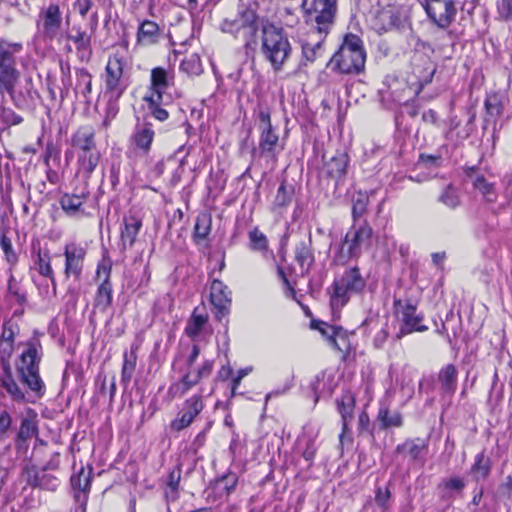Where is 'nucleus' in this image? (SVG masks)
Listing matches in <instances>:
<instances>
[{
	"mask_svg": "<svg viewBox=\"0 0 512 512\" xmlns=\"http://www.w3.org/2000/svg\"><path fill=\"white\" fill-rule=\"evenodd\" d=\"M173 86V76L162 67H155L151 71L150 94L154 102H162L164 96H172L170 90Z\"/></svg>",
	"mask_w": 512,
	"mask_h": 512,
	"instance_id": "18",
	"label": "nucleus"
},
{
	"mask_svg": "<svg viewBox=\"0 0 512 512\" xmlns=\"http://www.w3.org/2000/svg\"><path fill=\"white\" fill-rule=\"evenodd\" d=\"M203 408L204 404L201 395H193L188 398L184 402L182 409L178 412L177 417L171 421V431L180 432L189 427Z\"/></svg>",
	"mask_w": 512,
	"mask_h": 512,
	"instance_id": "16",
	"label": "nucleus"
},
{
	"mask_svg": "<svg viewBox=\"0 0 512 512\" xmlns=\"http://www.w3.org/2000/svg\"><path fill=\"white\" fill-rule=\"evenodd\" d=\"M13 342L1 341L0 340V357L3 362V368L9 366L6 362L10 358L13 352Z\"/></svg>",
	"mask_w": 512,
	"mask_h": 512,
	"instance_id": "57",
	"label": "nucleus"
},
{
	"mask_svg": "<svg viewBox=\"0 0 512 512\" xmlns=\"http://www.w3.org/2000/svg\"><path fill=\"white\" fill-rule=\"evenodd\" d=\"M37 271L40 275L50 278L53 289L56 287V281L54 278V272L50 263V256L48 253H41L38 251L37 260L35 261Z\"/></svg>",
	"mask_w": 512,
	"mask_h": 512,
	"instance_id": "46",
	"label": "nucleus"
},
{
	"mask_svg": "<svg viewBox=\"0 0 512 512\" xmlns=\"http://www.w3.org/2000/svg\"><path fill=\"white\" fill-rule=\"evenodd\" d=\"M65 256V269L64 274L66 278L73 277L79 280L84 266V259L86 250L76 244H67L64 249Z\"/></svg>",
	"mask_w": 512,
	"mask_h": 512,
	"instance_id": "17",
	"label": "nucleus"
},
{
	"mask_svg": "<svg viewBox=\"0 0 512 512\" xmlns=\"http://www.w3.org/2000/svg\"><path fill=\"white\" fill-rule=\"evenodd\" d=\"M188 391L194 387L199 381V376H197L191 370L187 371L180 379Z\"/></svg>",
	"mask_w": 512,
	"mask_h": 512,
	"instance_id": "60",
	"label": "nucleus"
},
{
	"mask_svg": "<svg viewBox=\"0 0 512 512\" xmlns=\"http://www.w3.org/2000/svg\"><path fill=\"white\" fill-rule=\"evenodd\" d=\"M229 294L230 292L223 282L219 280H214L212 282L210 288V300L216 309L215 317L218 320L227 315L229 312V307L231 304V298Z\"/></svg>",
	"mask_w": 512,
	"mask_h": 512,
	"instance_id": "22",
	"label": "nucleus"
},
{
	"mask_svg": "<svg viewBox=\"0 0 512 512\" xmlns=\"http://www.w3.org/2000/svg\"><path fill=\"white\" fill-rule=\"evenodd\" d=\"M62 22L63 17L59 5L51 3L41 9L37 26L41 29L44 38L53 40L58 37Z\"/></svg>",
	"mask_w": 512,
	"mask_h": 512,
	"instance_id": "14",
	"label": "nucleus"
},
{
	"mask_svg": "<svg viewBox=\"0 0 512 512\" xmlns=\"http://www.w3.org/2000/svg\"><path fill=\"white\" fill-rule=\"evenodd\" d=\"M106 271V277L103 282L98 286L95 298L94 307L99 309L101 312H105L108 307L112 304V284L110 282L111 268H104Z\"/></svg>",
	"mask_w": 512,
	"mask_h": 512,
	"instance_id": "27",
	"label": "nucleus"
},
{
	"mask_svg": "<svg viewBox=\"0 0 512 512\" xmlns=\"http://www.w3.org/2000/svg\"><path fill=\"white\" fill-rule=\"evenodd\" d=\"M124 60L118 53L109 57L105 67V94L120 98L127 85L123 80Z\"/></svg>",
	"mask_w": 512,
	"mask_h": 512,
	"instance_id": "12",
	"label": "nucleus"
},
{
	"mask_svg": "<svg viewBox=\"0 0 512 512\" xmlns=\"http://www.w3.org/2000/svg\"><path fill=\"white\" fill-rule=\"evenodd\" d=\"M15 338V330L14 325L11 320L5 321L3 323V330L1 334V341H9L14 343Z\"/></svg>",
	"mask_w": 512,
	"mask_h": 512,
	"instance_id": "58",
	"label": "nucleus"
},
{
	"mask_svg": "<svg viewBox=\"0 0 512 512\" xmlns=\"http://www.w3.org/2000/svg\"><path fill=\"white\" fill-rule=\"evenodd\" d=\"M38 432L36 424L27 418L23 419L17 434L18 442H26Z\"/></svg>",
	"mask_w": 512,
	"mask_h": 512,
	"instance_id": "52",
	"label": "nucleus"
},
{
	"mask_svg": "<svg viewBox=\"0 0 512 512\" xmlns=\"http://www.w3.org/2000/svg\"><path fill=\"white\" fill-rule=\"evenodd\" d=\"M76 79V89L89 102V96L92 92V75L86 68H79L76 70Z\"/></svg>",
	"mask_w": 512,
	"mask_h": 512,
	"instance_id": "39",
	"label": "nucleus"
},
{
	"mask_svg": "<svg viewBox=\"0 0 512 512\" xmlns=\"http://www.w3.org/2000/svg\"><path fill=\"white\" fill-rule=\"evenodd\" d=\"M318 35L316 40L309 39L301 43L303 57L309 62H314L324 52L323 42L327 35Z\"/></svg>",
	"mask_w": 512,
	"mask_h": 512,
	"instance_id": "34",
	"label": "nucleus"
},
{
	"mask_svg": "<svg viewBox=\"0 0 512 512\" xmlns=\"http://www.w3.org/2000/svg\"><path fill=\"white\" fill-rule=\"evenodd\" d=\"M338 0H303L305 23L320 35H327L335 24Z\"/></svg>",
	"mask_w": 512,
	"mask_h": 512,
	"instance_id": "4",
	"label": "nucleus"
},
{
	"mask_svg": "<svg viewBox=\"0 0 512 512\" xmlns=\"http://www.w3.org/2000/svg\"><path fill=\"white\" fill-rule=\"evenodd\" d=\"M420 161L426 164L428 167H438L442 162V157L440 155H431V154H420Z\"/></svg>",
	"mask_w": 512,
	"mask_h": 512,
	"instance_id": "59",
	"label": "nucleus"
},
{
	"mask_svg": "<svg viewBox=\"0 0 512 512\" xmlns=\"http://www.w3.org/2000/svg\"><path fill=\"white\" fill-rule=\"evenodd\" d=\"M93 6L92 0H76L74 7L82 17H85Z\"/></svg>",
	"mask_w": 512,
	"mask_h": 512,
	"instance_id": "63",
	"label": "nucleus"
},
{
	"mask_svg": "<svg viewBox=\"0 0 512 512\" xmlns=\"http://www.w3.org/2000/svg\"><path fill=\"white\" fill-rule=\"evenodd\" d=\"M2 386L5 388L7 393L13 398L15 401H23L25 399V395L22 389L18 386V384L14 381L10 367H4V375L1 379Z\"/></svg>",
	"mask_w": 512,
	"mask_h": 512,
	"instance_id": "40",
	"label": "nucleus"
},
{
	"mask_svg": "<svg viewBox=\"0 0 512 512\" xmlns=\"http://www.w3.org/2000/svg\"><path fill=\"white\" fill-rule=\"evenodd\" d=\"M187 392L188 389L185 387L182 381L179 380L170 385L167 393L172 399H174L184 396Z\"/></svg>",
	"mask_w": 512,
	"mask_h": 512,
	"instance_id": "55",
	"label": "nucleus"
},
{
	"mask_svg": "<svg viewBox=\"0 0 512 512\" xmlns=\"http://www.w3.org/2000/svg\"><path fill=\"white\" fill-rule=\"evenodd\" d=\"M89 491L74 490V500L81 509V512L86 511Z\"/></svg>",
	"mask_w": 512,
	"mask_h": 512,
	"instance_id": "62",
	"label": "nucleus"
},
{
	"mask_svg": "<svg viewBox=\"0 0 512 512\" xmlns=\"http://www.w3.org/2000/svg\"><path fill=\"white\" fill-rule=\"evenodd\" d=\"M348 156L345 152L337 151L335 155L325 162L326 173L335 179L342 178L346 173Z\"/></svg>",
	"mask_w": 512,
	"mask_h": 512,
	"instance_id": "30",
	"label": "nucleus"
},
{
	"mask_svg": "<svg viewBox=\"0 0 512 512\" xmlns=\"http://www.w3.org/2000/svg\"><path fill=\"white\" fill-rule=\"evenodd\" d=\"M108 96H109V100L107 103L105 116H107V118L114 119L119 111V107H118V103H117L119 98H114L111 95H108Z\"/></svg>",
	"mask_w": 512,
	"mask_h": 512,
	"instance_id": "61",
	"label": "nucleus"
},
{
	"mask_svg": "<svg viewBox=\"0 0 512 512\" xmlns=\"http://www.w3.org/2000/svg\"><path fill=\"white\" fill-rule=\"evenodd\" d=\"M212 369H213V361L206 360V361H204L202 366L194 373L197 376H199V379L201 380L202 378L208 377L211 374Z\"/></svg>",
	"mask_w": 512,
	"mask_h": 512,
	"instance_id": "64",
	"label": "nucleus"
},
{
	"mask_svg": "<svg viewBox=\"0 0 512 512\" xmlns=\"http://www.w3.org/2000/svg\"><path fill=\"white\" fill-rule=\"evenodd\" d=\"M294 254L295 260L299 264L302 273H308L315 261L310 234L307 239L296 244Z\"/></svg>",
	"mask_w": 512,
	"mask_h": 512,
	"instance_id": "26",
	"label": "nucleus"
},
{
	"mask_svg": "<svg viewBox=\"0 0 512 512\" xmlns=\"http://www.w3.org/2000/svg\"><path fill=\"white\" fill-rule=\"evenodd\" d=\"M372 235L373 230L367 221H363L359 226L354 224L346 233L335 255V261L343 265L352 259L359 258L363 250L370 247Z\"/></svg>",
	"mask_w": 512,
	"mask_h": 512,
	"instance_id": "6",
	"label": "nucleus"
},
{
	"mask_svg": "<svg viewBox=\"0 0 512 512\" xmlns=\"http://www.w3.org/2000/svg\"><path fill=\"white\" fill-rule=\"evenodd\" d=\"M312 326L319 330L334 350L342 354L343 359L347 357L351 344L347 332L342 327L329 325L325 322H318L315 325L312 323Z\"/></svg>",
	"mask_w": 512,
	"mask_h": 512,
	"instance_id": "15",
	"label": "nucleus"
},
{
	"mask_svg": "<svg viewBox=\"0 0 512 512\" xmlns=\"http://www.w3.org/2000/svg\"><path fill=\"white\" fill-rule=\"evenodd\" d=\"M212 217L209 213H200L196 218L194 227V238L198 240H205L211 232Z\"/></svg>",
	"mask_w": 512,
	"mask_h": 512,
	"instance_id": "42",
	"label": "nucleus"
},
{
	"mask_svg": "<svg viewBox=\"0 0 512 512\" xmlns=\"http://www.w3.org/2000/svg\"><path fill=\"white\" fill-rule=\"evenodd\" d=\"M137 362V354L131 349L130 352L124 353V361L121 371V382L124 386H127L131 381Z\"/></svg>",
	"mask_w": 512,
	"mask_h": 512,
	"instance_id": "43",
	"label": "nucleus"
},
{
	"mask_svg": "<svg viewBox=\"0 0 512 512\" xmlns=\"http://www.w3.org/2000/svg\"><path fill=\"white\" fill-rule=\"evenodd\" d=\"M73 29L76 30V33H67V38L75 44L78 59L81 62L87 63L93 54L91 36L87 32L82 31L81 28L74 27Z\"/></svg>",
	"mask_w": 512,
	"mask_h": 512,
	"instance_id": "24",
	"label": "nucleus"
},
{
	"mask_svg": "<svg viewBox=\"0 0 512 512\" xmlns=\"http://www.w3.org/2000/svg\"><path fill=\"white\" fill-rule=\"evenodd\" d=\"M394 310L397 320L400 322L397 339L413 332H424L428 327L422 324L423 316L417 313V307L410 300L394 299Z\"/></svg>",
	"mask_w": 512,
	"mask_h": 512,
	"instance_id": "11",
	"label": "nucleus"
},
{
	"mask_svg": "<svg viewBox=\"0 0 512 512\" xmlns=\"http://www.w3.org/2000/svg\"><path fill=\"white\" fill-rule=\"evenodd\" d=\"M294 192L295 189L293 185L282 181L273 201V207L276 209L287 207L292 202Z\"/></svg>",
	"mask_w": 512,
	"mask_h": 512,
	"instance_id": "38",
	"label": "nucleus"
},
{
	"mask_svg": "<svg viewBox=\"0 0 512 512\" xmlns=\"http://www.w3.org/2000/svg\"><path fill=\"white\" fill-rule=\"evenodd\" d=\"M480 0H464L461 9L471 12ZM458 0H422L428 17L440 28H447L456 18Z\"/></svg>",
	"mask_w": 512,
	"mask_h": 512,
	"instance_id": "9",
	"label": "nucleus"
},
{
	"mask_svg": "<svg viewBox=\"0 0 512 512\" xmlns=\"http://www.w3.org/2000/svg\"><path fill=\"white\" fill-rule=\"evenodd\" d=\"M180 69L189 76H198L203 72L200 57L193 53L186 56L181 64Z\"/></svg>",
	"mask_w": 512,
	"mask_h": 512,
	"instance_id": "47",
	"label": "nucleus"
},
{
	"mask_svg": "<svg viewBox=\"0 0 512 512\" xmlns=\"http://www.w3.org/2000/svg\"><path fill=\"white\" fill-rule=\"evenodd\" d=\"M491 470L490 458L485 456L483 452L479 453L475 457V462L472 465L471 471L474 477L479 479H485Z\"/></svg>",
	"mask_w": 512,
	"mask_h": 512,
	"instance_id": "44",
	"label": "nucleus"
},
{
	"mask_svg": "<svg viewBox=\"0 0 512 512\" xmlns=\"http://www.w3.org/2000/svg\"><path fill=\"white\" fill-rule=\"evenodd\" d=\"M383 429L401 427L403 424V418L400 412L390 411L388 408L381 407L377 416Z\"/></svg>",
	"mask_w": 512,
	"mask_h": 512,
	"instance_id": "41",
	"label": "nucleus"
},
{
	"mask_svg": "<svg viewBox=\"0 0 512 512\" xmlns=\"http://www.w3.org/2000/svg\"><path fill=\"white\" fill-rule=\"evenodd\" d=\"M260 140L259 148L263 155L275 158L279 147V136L271 124L270 112L268 109H260L258 113Z\"/></svg>",
	"mask_w": 512,
	"mask_h": 512,
	"instance_id": "13",
	"label": "nucleus"
},
{
	"mask_svg": "<svg viewBox=\"0 0 512 512\" xmlns=\"http://www.w3.org/2000/svg\"><path fill=\"white\" fill-rule=\"evenodd\" d=\"M337 410L342 418V437L348 431V425L353 420L355 408V396L350 391L342 393L341 397L336 400Z\"/></svg>",
	"mask_w": 512,
	"mask_h": 512,
	"instance_id": "25",
	"label": "nucleus"
},
{
	"mask_svg": "<svg viewBox=\"0 0 512 512\" xmlns=\"http://www.w3.org/2000/svg\"><path fill=\"white\" fill-rule=\"evenodd\" d=\"M458 370L454 364H447L438 374V380L443 392L453 394L457 388Z\"/></svg>",
	"mask_w": 512,
	"mask_h": 512,
	"instance_id": "31",
	"label": "nucleus"
},
{
	"mask_svg": "<svg viewBox=\"0 0 512 512\" xmlns=\"http://www.w3.org/2000/svg\"><path fill=\"white\" fill-rule=\"evenodd\" d=\"M92 469L85 470L83 467L77 474L71 476L70 482L73 490L90 491Z\"/></svg>",
	"mask_w": 512,
	"mask_h": 512,
	"instance_id": "45",
	"label": "nucleus"
},
{
	"mask_svg": "<svg viewBox=\"0 0 512 512\" xmlns=\"http://www.w3.org/2000/svg\"><path fill=\"white\" fill-rule=\"evenodd\" d=\"M142 226L141 220L134 216L124 217L123 227L121 228V248L126 250L135 243L136 237Z\"/></svg>",
	"mask_w": 512,
	"mask_h": 512,
	"instance_id": "28",
	"label": "nucleus"
},
{
	"mask_svg": "<svg viewBox=\"0 0 512 512\" xmlns=\"http://www.w3.org/2000/svg\"><path fill=\"white\" fill-rule=\"evenodd\" d=\"M352 203V217L356 222L366 213L369 196L367 193L359 191L353 196Z\"/></svg>",
	"mask_w": 512,
	"mask_h": 512,
	"instance_id": "50",
	"label": "nucleus"
},
{
	"mask_svg": "<svg viewBox=\"0 0 512 512\" xmlns=\"http://www.w3.org/2000/svg\"><path fill=\"white\" fill-rule=\"evenodd\" d=\"M330 304L333 310L344 307L351 296L360 294L366 287V280L358 267L346 269L333 282Z\"/></svg>",
	"mask_w": 512,
	"mask_h": 512,
	"instance_id": "7",
	"label": "nucleus"
},
{
	"mask_svg": "<svg viewBox=\"0 0 512 512\" xmlns=\"http://www.w3.org/2000/svg\"><path fill=\"white\" fill-rule=\"evenodd\" d=\"M181 472V468L177 466L173 468L167 476L165 482V498L167 501H176L178 499Z\"/></svg>",
	"mask_w": 512,
	"mask_h": 512,
	"instance_id": "36",
	"label": "nucleus"
},
{
	"mask_svg": "<svg viewBox=\"0 0 512 512\" xmlns=\"http://www.w3.org/2000/svg\"><path fill=\"white\" fill-rule=\"evenodd\" d=\"M497 13L503 21H512V0H498Z\"/></svg>",
	"mask_w": 512,
	"mask_h": 512,
	"instance_id": "53",
	"label": "nucleus"
},
{
	"mask_svg": "<svg viewBox=\"0 0 512 512\" xmlns=\"http://www.w3.org/2000/svg\"><path fill=\"white\" fill-rule=\"evenodd\" d=\"M145 100L148 102L149 109L153 117L159 121H165L169 117L168 111L162 106H169L173 102L172 96H164L162 102H154V97H146Z\"/></svg>",
	"mask_w": 512,
	"mask_h": 512,
	"instance_id": "37",
	"label": "nucleus"
},
{
	"mask_svg": "<svg viewBox=\"0 0 512 512\" xmlns=\"http://www.w3.org/2000/svg\"><path fill=\"white\" fill-rule=\"evenodd\" d=\"M366 53L362 40L355 34H347L331 57L328 67L340 74H359L365 66Z\"/></svg>",
	"mask_w": 512,
	"mask_h": 512,
	"instance_id": "1",
	"label": "nucleus"
},
{
	"mask_svg": "<svg viewBox=\"0 0 512 512\" xmlns=\"http://www.w3.org/2000/svg\"><path fill=\"white\" fill-rule=\"evenodd\" d=\"M71 146L77 151L78 165L87 178L95 171L101 158L91 126L79 127L71 136Z\"/></svg>",
	"mask_w": 512,
	"mask_h": 512,
	"instance_id": "3",
	"label": "nucleus"
},
{
	"mask_svg": "<svg viewBox=\"0 0 512 512\" xmlns=\"http://www.w3.org/2000/svg\"><path fill=\"white\" fill-rule=\"evenodd\" d=\"M402 9L397 5H387L375 14L373 25L378 32H387L402 24Z\"/></svg>",
	"mask_w": 512,
	"mask_h": 512,
	"instance_id": "19",
	"label": "nucleus"
},
{
	"mask_svg": "<svg viewBox=\"0 0 512 512\" xmlns=\"http://www.w3.org/2000/svg\"><path fill=\"white\" fill-rule=\"evenodd\" d=\"M1 118L8 125H18L23 121V118L11 109H3Z\"/></svg>",
	"mask_w": 512,
	"mask_h": 512,
	"instance_id": "56",
	"label": "nucleus"
},
{
	"mask_svg": "<svg viewBox=\"0 0 512 512\" xmlns=\"http://www.w3.org/2000/svg\"><path fill=\"white\" fill-rule=\"evenodd\" d=\"M87 194H70L65 193L60 198L61 208L70 216L76 215L82 208L83 204L86 202Z\"/></svg>",
	"mask_w": 512,
	"mask_h": 512,
	"instance_id": "33",
	"label": "nucleus"
},
{
	"mask_svg": "<svg viewBox=\"0 0 512 512\" xmlns=\"http://www.w3.org/2000/svg\"><path fill=\"white\" fill-rule=\"evenodd\" d=\"M439 201L451 209L457 208L460 205V198L456 188L452 184L446 186L439 196Z\"/></svg>",
	"mask_w": 512,
	"mask_h": 512,
	"instance_id": "51",
	"label": "nucleus"
},
{
	"mask_svg": "<svg viewBox=\"0 0 512 512\" xmlns=\"http://www.w3.org/2000/svg\"><path fill=\"white\" fill-rule=\"evenodd\" d=\"M484 105L488 117L486 121L492 119L494 122V130H496V120L503 114L504 111V97L498 93L489 94L485 99Z\"/></svg>",
	"mask_w": 512,
	"mask_h": 512,
	"instance_id": "32",
	"label": "nucleus"
},
{
	"mask_svg": "<svg viewBox=\"0 0 512 512\" xmlns=\"http://www.w3.org/2000/svg\"><path fill=\"white\" fill-rule=\"evenodd\" d=\"M221 31L230 33L236 38L244 41L245 47H251L256 43V34L258 31L257 15L250 8L239 10L234 18L225 19L221 24Z\"/></svg>",
	"mask_w": 512,
	"mask_h": 512,
	"instance_id": "10",
	"label": "nucleus"
},
{
	"mask_svg": "<svg viewBox=\"0 0 512 512\" xmlns=\"http://www.w3.org/2000/svg\"><path fill=\"white\" fill-rule=\"evenodd\" d=\"M41 348L40 341L33 338L26 343V350L20 356L18 372L21 379L27 387L38 396L43 395L45 386L39 375L40 355L38 349Z\"/></svg>",
	"mask_w": 512,
	"mask_h": 512,
	"instance_id": "8",
	"label": "nucleus"
},
{
	"mask_svg": "<svg viewBox=\"0 0 512 512\" xmlns=\"http://www.w3.org/2000/svg\"><path fill=\"white\" fill-rule=\"evenodd\" d=\"M158 31L159 27L155 22L146 20L139 27L138 41L144 44H151L154 42Z\"/></svg>",
	"mask_w": 512,
	"mask_h": 512,
	"instance_id": "48",
	"label": "nucleus"
},
{
	"mask_svg": "<svg viewBox=\"0 0 512 512\" xmlns=\"http://www.w3.org/2000/svg\"><path fill=\"white\" fill-rule=\"evenodd\" d=\"M248 236L251 250L260 253H265L268 250V239L257 227L250 230Z\"/></svg>",
	"mask_w": 512,
	"mask_h": 512,
	"instance_id": "49",
	"label": "nucleus"
},
{
	"mask_svg": "<svg viewBox=\"0 0 512 512\" xmlns=\"http://www.w3.org/2000/svg\"><path fill=\"white\" fill-rule=\"evenodd\" d=\"M154 135L155 133L150 123L137 124L130 137V141L142 154L147 155L151 149Z\"/></svg>",
	"mask_w": 512,
	"mask_h": 512,
	"instance_id": "23",
	"label": "nucleus"
},
{
	"mask_svg": "<svg viewBox=\"0 0 512 512\" xmlns=\"http://www.w3.org/2000/svg\"><path fill=\"white\" fill-rule=\"evenodd\" d=\"M396 452L408 457L413 463L424 464L428 453V440L419 437L406 439L396 447Z\"/></svg>",
	"mask_w": 512,
	"mask_h": 512,
	"instance_id": "21",
	"label": "nucleus"
},
{
	"mask_svg": "<svg viewBox=\"0 0 512 512\" xmlns=\"http://www.w3.org/2000/svg\"><path fill=\"white\" fill-rule=\"evenodd\" d=\"M473 188L482 196L486 203L493 204L498 199V193L495 184L489 182L483 175L476 174L469 176Z\"/></svg>",
	"mask_w": 512,
	"mask_h": 512,
	"instance_id": "29",
	"label": "nucleus"
},
{
	"mask_svg": "<svg viewBox=\"0 0 512 512\" xmlns=\"http://www.w3.org/2000/svg\"><path fill=\"white\" fill-rule=\"evenodd\" d=\"M292 48L284 31L273 25L265 26L262 34V52L274 70H281Z\"/></svg>",
	"mask_w": 512,
	"mask_h": 512,
	"instance_id": "5",
	"label": "nucleus"
},
{
	"mask_svg": "<svg viewBox=\"0 0 512 512\" xmlns=\"http://www.w3.org/2000/svg\"><path fill=\"white\" fill-rule=\"evenodd\" d=\"M208 316L206 313H201L199 308L196 307L188 320V323L185 327V333L192 339L197 337L201 331L203 330L205 324L207 323Z\"/></svg>",
	"mask_w": 512,
	"mask_h": 512,
	"instance_id": "35",
	"label": "nucleus"
},
{
	"mask_svg": "<svg viewBox=\"0 0 512 512\" xmlns=\"http://www.w3.org/2000/svg\"><path fill=\"white\" fill-rule=\"evenodd\" d=\"M27 484L33 488H40L47 491H56L59 486V479L46 472V469H38L35 466H26L22 472Z\"/></svg>",
	"mask_w": 512,
	"mask_h": 512,
	"instance_id": "20",
	"label": "nucleus"
},
{
	"mask_svg": "<svg viewBox=\"0 0 512 512\" xmlns=\"http://www.w3.org/2000/svg\"><path fill=\"white\" fill-rule=\"evenodd\" d=\"M390 498H391V492H390L389 488L386 487L385 489H382L381 487H378L376 489L375 502L384 511L387 510L389 507Z\"/></svg>",
	"mask_w": 512,
	"mask_h": 512,
	"instance_id": "54",
	"label": "nucleus"
},
{
	"mask_svg": "<svg viewBox=\"0 0 512 512\" xmlns=\"http://www.w3.org/2000/svg\"><path fill=\"white\" fill-rule=\"evenodd\" d=\"M21 43L8 42L0 38V97L13 95L21 79L18 68V54L22 51Z\"/></svg>",
	"mask_w": 512,
	"mask_h": 512,
	"instance_id": "2",
	"label": "nucleus"
}]
</instances>
